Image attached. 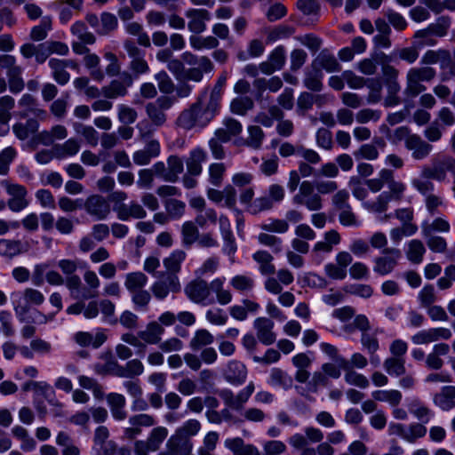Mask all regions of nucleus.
<instances>
[{
	"instance_id": "f257e3e1",
	"label": "nucleus",
	"mask_w": 455,
	"mask_h": 455,
	"mask_svg": "<svg viewBox=\"0 0 455 455\" xmlns=\"http://www.w3.org/2000/svg\"><path fill=\"white\" fill-rule=\"evenodd\" d=\"M365 185L373 193L379 192L385 185L388 188L387 191L379 194L375 200L363 203L366 210L376 213L386 212L390 202L401 201L406 188L402 181L395 180L394 172L387 168L380 170L377 178L365 180Z\"/></svg>"
},
{
	"instance_id": "f03ea898",
	"label": "nucleus",
	"mask_w": 455,
	"mask_h": 455,
	"mask_svg": "<svg viewBox=\"0 0 455 455\" xmlns=\"http://www.w3.org/2000/svg\"><path fill=\"white\" fill-rule=\"evenodd\" d=\"M254 390L255 384L252 381H250L248 385L240 390L237 394H235L231 389L228 388H223L220 390L218 395L228 407L222 409L220 411L221 422H238V419L233 416L230 410L242 411L243 410L244 404L249 401Z\"/></svg>"
},
{
	"instance_id": "7ed1b4c3",
	"label": "nucleus",
	"mask_w": 455,
	"mask_h": 455,
	"mask_svg": "<svg viewBox=\"0 0 455 455\" xmlns=\"http://www.w3.org/2000/svg\"><path fill=\"white\" fill-rule=\"evenodd\" d=\"M212 120L202 107V99L191 105L188 109L183 110L177 119V124L184 130H191L196 127L204 128Z\"/></svg>"
},
{
	"instance_id": "20e7f679",
	"label": "nucleus",
	"mask_w": 455,
	"mask_h": 455,
	"mask_svg": "<svg viewBox=\"0 0 455 455\" xmlns=\"http://www.w3.org/2000/svg\"><path fill=\"white\" fill-rule=\"evenodd\" d=\"M13 310L18 316L26 315L32 305L40 306L44 302V294L33 288H26L23 291L11 294Z\"/></svg>"
},
{
	"instance_id": "39448f33",
	"label": "nucleus",
	"mask_w": 455,
	"mask_h": 455,
	"mask_svg": "<svg viewBox=\"0 0 455 455\" xmlns=\"http://www.w3.org/2000/svg\"><path fill=\"white\" fill-rule=\"evenodd\" d=\"M315 186L311 181L304 180L300 183L299 191L292 197V203L296 205H303L308 211L317 212L323 208L321 196L315 192Z\"/></svg>"
},
{
	"instance_id": "423d86ee",
	"label": "nucleus",
	"mask_w": 455,
	"mask_h": 455,
	"mask_svg": "<svg viewBox=\"0 0 455 455\" xmlns=\"http://www.w3.org/2000/svg\"><path fill=\"white\" fill-rule=\"evenodd\" d=\"M186 296L194 303L207 306L214 302L212 296L211 283L196 278L188 283L184 288Z\"/></svg>"
},
{
	"instance_id": "0eeeda50",
	"label": "nucleus",
	"mask_w": 455,
	"mask_h": 455,
	"mask_svg": "<svg viewBox=\"0 0 455 455\" xmlns=\"http://www.w3.org/2000/svg\"><path fill=\"white\" fill-rule=\"evenodd\" d=\"M168 434L169 431L165 427H154L145 441L139 440L134 443V454L148 455L150 451H158Z\"/></svg>"
},
{
	"instance_id": "6e6552de",
	"label": "nucleus",
	"mask_w": 455,
	"mask_h": 455,
	"mask_svg": "<svg viewBox=\"0 0 455 455\" xmlns=\"http://www.w3.org/2000/svg\"><path fill=\"white\" fill-rule=\"evenodd\" d=\"M156 424L154 416L147 413H139L132 415L128 419L127 426L124 427L123 438L125 440H133L142 433V427H149Z\"/></svg>"
},
{
	"instance_id": "1a4fd4ad",
	"label": "nucleus",
	"mask_w": 455,
	"mask_h": 455,
	"mask_svg": "<svg viewBox=\"0 0 455 455\" xmlns=\"http://www.w3.org/2000/svg\"><path fill=\"white\" fill-rule=\"evenodd\" d=\"M381 253V256L376 257L373 260V271L378 275H387L395 268L402 253L396 248H385Z\"/></svg>"
},
{
	"instance_id": "9d476101",
	"label": "nucleus",
	"mask_w": 455,
	"mask_h": 455,
	"mask_svg": "<svg viewBox=\"0 0 455 455\" xmlns=\"http://www.w3.org/2000/svg\"><path fill=\"white\" fill-rule=\"evenodd\" d=\"M2 184L10 196L7 206L11 211L18 212L28 205V200L27 199L28 191L24 186L11 183L7 180L3 181Z\"/></svg>"
},
{
	"instance_id": "9b49d317",
	"label": "nucleus",
	"mask_w": 455,
	"mask_h": 455,
	"mask_svg": "<svg viewBox=\"0 0 455 455\" xmlns=\"http://www.w3.org/2000/svg\"><path fill=\"white\" fill-rule=\"evenodd\" d=\"M132 76L128 72H123L119 79H114L109 84L102 87V95L106 99L124 97L127 94L128 88L132 85Z\"/></svg>"
},
{
	"instance_id": "f8f14e48",
	"label": "nucleus",
	"mask_w": 455,
	"mask_h": 455,
	"mask_svg": "<svg viewBox=\"0 0 455 455\" xmlns=\"http://www.w3.org/2000/svg\"><path fill=\"white\" fill-rule=\"evenodd\" d=\"M188 19V28L195 34L199 35L206 30V23L212 18L211 12L204 8H189L185 12Z\"/></svg>"
},
{
	"instance_id": "ddd939ff",
	"label": "nucleus",
	"mask_w": 455,
	"mask_h": 455,
	"mask_svg": "<svg viewBox=\"0 0 455 455\" xmlns=\"http://www.w3.org/2000/svg\"><path fill=\"white\" fill-rule=\"evenodd\" d=\"M83 208L97 220L107 219L111 212L108 202L100 195L90 196L84 201Z\"/></svg>"
},
{
	"instance_id": "4468645a",
	"label": "nucleus",
	"mask_w": 455,
	"mask_h": 455,
	"mask_svg": "<svg viewBox=\"0 0 455 455\" xmlns=\"http://www.w3.org/2000/svg\"><path fill=\"white\" fill-rule=\"evenodd\" d=\"M181 285L177 275H167L164 279L155 282L151 291L157 299H165L169 292H179Z\"/></svg>"
},
{
	"instance_id": "2eb2a0df",
	"label": "nucleus",
	"mask_w": 455,
	"mask_h": 455,
	"mask_svg": "<svg viewBox=\"0 0 455 455\" xmlns=\"http://www.w3.org/2000/svg\"><path fill=\"white\" fill-rule=\"evenodd\" d=\"M276 273V277L268 276L264 282L265 289L273 294L281 293L283 285H290L294 281L293 274L287 268H281Z\"/></svg>"
},
{
	"instance_id": "dca6fc26",
	"label": "nucleus",
	"mask_w": 455,
	"mask_h": 455,
	"mask_svg": "<svg viewBox=\"0 0 455 455\" xmlns=\"http://www.w3.org/2000/svg\"><path fill=\"white\" fill-rule=\"evenodd\" d=\"M405 148L411 152L412 158L417 161L427 158L433 149V146L418 134H412L407 140Z\"/></svg>"
},
{
	"instance_id": "f3484780",
	"label": "nucleus",
	"mask_w": 455,
	"mask_h": 455,
	"mask_svg": "<svg viewBox=\"0 0 455 455\" xmlns=\"http://www.w3.org/2000/svg\"><path fill=\"white\" fill-rule=\"evenodd\" d=\"M258 339L264 345L273 344L276 336L273 331L274 322L267 317H258L253 323Z\"/></svg>"
},
{
	"instance_id": "a211bd4d",
	"label": "nucleus",
	"mask_w": 455,
	"mask_h": 455,
	"mask_svg": "<svg viewBox=\"0 0 455 455\" xmlns=\"http://www.w3.org/2000/svg\"><path fill=\"white\" fill-rule=\"evenodd\" d=\"M117 218L120 220H129L130 219L141 220L147 217V212L144 207L136 201H131L129 204H121L114 208Z\"/></svg>"
},
{
	"instance_id": "6ab92c4d",
	"label": "nucleus",
	"mask_w": 455,
	"mask_h": 455,
	"mask_svg": "<svg viewBox=\"0 0 455 455\" xmlns=\"http://www.w3.org/2000/svg\"><path fill=\"white\" fill-rule=\"evenodd\" d=\"M161 147L156 140H150L146 143L144 148L137 150L132 155V159L137 165H147L153 158L160 155Z\"/></svg>"
},
{
	"instance_id": "aec40b11",
	"label": "nucleus",
	"mask_w": 455,
	"mask_h": 455,
	"mask_svg": "<svg viewBox=\"0 0 455 455\" xmlns=\"http://www.w3.org/2000/svg\"><path fill=\"white\" fill-rule=\"evenodd\" d=\"M247 368L239 361H230L225 371V379L235 386L242 385L247 379Z\"/></svg>"
},
{
	"instance_id": "412c9836",
	"label": "nucleus",
	"mask_w": 455,
	"mask_h": 455,
	"mask_svg": "<svg viewBox=\"0 0 455 455\" xmlns=\"http://www.w3.org/2000/svg\"><path fill=\"white\" fill-rule=\"evenodd\" d=\"M222 124L223 127L217 129L214 135L223 142H228L233 137L240 135L243 132L242 124L233 117L224 118Z\"/></svg>"
},
{
	"instance_id": "4be33fe9",
	"label": "nucleus",
	"mask_w": 455,
	"mask_h": 455,
	"mask_svg": "<svg viewBox=\"0 0 455 455\" xmlns=\"http://www.w3.org/2000/svg\"><path fill=\"white\" fill-rule=\"evenodd\" d=\"M292 364L297 368L294 379L297 382L304 384L309 379L310 372L307 369L312 364V359L305 353H299L291 359Z\"/></svg>"
},
{
	"instance_id": "5701e85b",
	"label": "nucleus",
	"mask_w": 455,
	"mask_h": 455,
	"mask_svg": "<svg viewBox=\"0 0 455 455\" xmlns=\"http://www.w3.org/2000/svg\"><path fill=\"white\" fill-rule=\"evenodd\" d=\"M307 384L306 388L298 386L295 387L298 394L302 396H307V393L315 394L318 392L320 387H328L330 384V379L326 377L324 372L316 371L313 373L311 379L307 380Z\"/></svg>"
},
{
	"instance_id": "b1692460",
	"label": "nucleus",
	"mask_w": 455,
	"mask_h": 455,
	"mask_svg": "<svg viewBox=\"0 0 455 455\" xmlns=\"http://www.w3.org/2000/svg\"><path fill=\"white\" fill-rule=\"evenodd\" d=\"M164 333V326L156 321H152L147 324L145 330L139 331L138 335L145 343L156 345L160 343Z\"/></svg>"
},
{
	"instance_id": "393cba45",
	"label": "nucleus",
	"mask_w": 455,
	"mask_h": 455,
	"mask_svg": "<svg viewBox=\"0 0 455 455\" xmlns=\"http://www.w3.org/2000/svg\"><path fill=\"white\" fill-rule=\"evenodd\" d=\"M74 339L81 347L92 346L98 348L107 340V335L103 331H98L95 335L87 331H78L74 335Z\"/></svg>"
},
{
	"instance_id": "a878e982",
	"label": "nucleus",
	"mask_w": 455,
	"mask_h": 455,
	"mask_svg": "<svg viewBox=\"0 0 455 455\" xmlns=\"http://www.w3.org/2000/svg\"><path fill=\"white\" fill-rule=\"evenodd\" d=\"M28 251L27 246L20 240L0 239V256L12 259Z\"/></svg>"
},
{
	"instance_id": "bb28decb",
	"label": "nucleus",
	"mask_w": 455,
	"mask_h": 455,
	"mask_svg": "<svg viewBox=\"0 0 455 455\" xmlns=\"http://www.w3.org/2000/svg\"><path fill=\"white\" fill-rule=\"evenodd\" d=\"M225 446L234 455H260L259 451L253 444H246L241 437L230 438L225 441Z\"/></svg>"
},
{
	"instance_id": "cd10ccee",
	"label": "nucleus",
	"mask_w": 455,
	"mask_h": 455,
	"mask_svg": "<svg viewBox=\"0 0 455 455\" xmlns=\"http://www.w3.org/2000/svg\"><path fill=\"white\" fill-rule=\"evenodd\" d=\"M312 67L318 69H325L327 72H336L340 70V65L336 57L328 50H323L313 61Z\"/></svg>"
},
{
	"instance_id": "c85d7f7f",
	"label": "nucleus",
	"mask_w": 455,
	"mask_h": 455,
	"mask_svg": "<svg viewBox=\"0 0 455 455\" xmlns=\"http://www.w3.org/2000/svg\"><path fill=\"white\" fill-rule=\"evenodd\" d=\"M207 158L206 152L196 148L189 153V156L186 161L187 171L190 175L198 176L202 172V163Z\"/></svg>"
},
{
	"instance_id": "c756f323",
	"label": "nucleus",
	"mask_w": 455,
	"mask_h": 455,
	"mask_svg": "<svg viewBox=\"0 0 455 455\" xmlns=\"http://www.w3.org/2000/svg\"><path fill=\"white\" fill-rule=\"evenodd\" d=\"M252 259L259 264V271L263 275H273L275 267L273 264L274 257L267 251H258L252 255Z\"/></svg>"
},
{
	"instance_id": "7c9ffc66",
	"label": "nucleus",
	"mask_w": 455,
	"mask_h": 455,
	"mask_svg": "<svg viewBox=\"0 0 455 455\" xmlns=\"http://www.w3.org/2000/svg\"><path fill=\"white\" fill-rule=\"evenodd\" d=\"M81 145L76 139H68L62 144H55L53 152L56 159H64L76 156L80 150Z\"/></svg>"
},
{
	"instance_id": "2f4dec72",
	"label": "nucleus",
	"mask_w": 455,
	"mask_h": 455,
	"mask_svg": "<svg viewBox=\"0 0 455 455\" xmlns=\"http://www.w3.org/2000/svg\"><path fill=\"white\" fill-rule=\"evenodd\" d=\"M201 429V423L195 419H188L185 421L179 428L176 430L175 439L180 440V442L184 443L187 441H190L192 436L196 435Z\"/></svg>"
},
{
	"instance_id": "473e14b6",
	"label": "nucleus",
	"mask_w": 455,
	"mask_h": 455,
	"mask_svg": "<svg viewBox=\"0 0 455 455\" xmlns=\"http://www.w3.org/2000/svg\"><path fill=\"white\" fill-rule=\"evenodd\" d=\"M186 257L187 254L184 251L175 250L168 257L164 259L163 263L166 271L169 273L168 275H177L181 270V264Z\"/></svg>"
},
{
	"instance_id": "72a5a7b5",
	"label": "nucleus",
	"mask_w": 455,
	"mask_h": 455,
	"mask_svg": "<svg viewBox=\"0 0 455 455\" xmlns=\"http://www.w3.org/2000/svg\"><path fill=\"white\" fill-rule=\"evenodd\" d=\"M455 387L446 386L443 387L439 394H436L434 398L435 403L442 410L448 411L455 405Z\"/></svg>"
},
{
	"instance_id": "f704fd0d",
	"label": "nucleus",
	"mask_w": 455,
	"mask_h": 455,
	"mask_svg": "<svg viewBox=\"0 0 455 455\" xmlns=\"http://www.w3.org/2000/svg\"><path fill=\"white\" fill-rule=\"evenodd\" d=\"M248 137L243 140L242 145L252 149H259L265 139V133L259 125H249Z\"/></svg>"
},
{
	"instance_id": "c9c22d12",
	"label": "nucleus",
	"mask_w": 455,
	"mask_h": 455,
	"mask_svg": "<svg viewBox=\"0 0 455 455\" xmlns=\"http://www.w3.org/2000/svg\"><path fill=\"white\" fill-rule=\"evenodd\" d=\"M254 108V101L249 96H239L233 99L230 102V111L231 113L244 116L247 113L252 110Z\"/></svg>"
},
{
	"instance_id": "e433bc0d",
	"label": "nucleus",
	"mask_w": 455,
	"mask_h": 455,
	"mask_svg": "<svg viewBox=\"0 0 455 455\" xmlns=\"http://www.w3.org/2000/svg\"><path fill=\"white\" fill-rule=\"evenodd\" d=\"M383 367L390 376L400 377L406 373L404 357H387L383 363Z\"/></svg>"
},
{
	"instance_id": "4c0bfd02",
	"label": "nucleus",
	"mask_w": 455,
	"mask_h": 455,
	"mask_svg": "<svg viewBox=\"0 0 455 455\" xmlns=\"http://www.w3.org/2000/svg\"><path fill=\"white\" fill-rule=\"evenodd\" d=\"M48 65L52 69V77L57 84L64 85L68 83L70 75L67 71V68L63 65L61 60L52 58L49 60Z\"/></svg>"
},
{
	"instance_id": "58836bf2",
	"label": "nucleus",
	"mask_w": 455,
	"mask_h": 455,
	"mask_svg": "<svg viewBox=\"0 0 455 455\" xmlns=\"http://www.w3.org/2000/svg\"><path fill=\"white\" fill-rule=\"evenodd\" d=\"M148 276L142 272H132L125 275L124 286L132 293L143 289L148 283Z\"/></svg>"
},
{
	"instance_id": "ea45409f",
	"label": "nucleus",
	"mask_w": 455,
	"mask_h": 455,
	"mask_svg": "<svg viewBox=\"0 0 455 455\" xmlns=\"http://www.w3.org/2000/svg\"><path fill=\"white\" fill-rule=\"evenodd\" d=\"M214 342L213 335L205 329L197 330L189 341V347L194 351H198L204 347L212 345Z\"/></svg>"
},
{
	"instance_id": "a19ab883",
	"label": "nucleus",
	"mask_w": 455,
	"mask_h": 455,
	"mask_svg": "<svg viewBox=\"0 0 455 455\" xmlns=\"http://www.w3.org/2000/svg\"><path fill=\"white\" fill-rule=\"evenodd\" d=\"M182 244L189 248L193 243L197 242L199 238V230L196 223L186 221L181 228Z\"/></svg>"
},
{
	"instance_id": "79ce46f5",
	"label": "nucleus",
	"mask_w": 455,
	"mask_h": 455,
	"mask_svg": "<svg viewBox=\"0 0 455 455\" xmlns=\"http://www.w3.org/2000/svg\"><path fill=\"white\" fill-rule=\"evenodd\" d=\"M321 98L320 95H314L307 92H301L297 100V113L304 116Z\"/></svg>"
},
{
	"instance_id": "37998d69",
	"label": "nucleus",
	"mask_w": 455,
	"mask_h": 455,
	"mask_svg": "<svg viewBox=\"0 0 455 455\" xmlns=\"http://www.w3.org/2000/svg\"><path fill=\"white\" fill-rule=\"evenodd\" d=\"M426 248L420 240L413 239L408 243L406 251L407 259L415 264H419L423 260Z\"/></svg>"
},
{
	"instance_id": "c03bdc74",
	"label": "nucleus",
	"mask_w": 455,
	"mask_h": 455,
	"mask_svg": "<svg viewBox=\"0 0 455 455\" xmlns=\"http://www.w3.org/2000/svg\"><path fill=\"white\" fill-rule=\"evenodd\" d=\"M56 443L63 447L62 455H80L79 448L74 444L71 436L67 432H59Z\"/></svg>"
},
{
	"instance_id": "a18cd8bd",
	"label": "nucleus",
	"mask_w": 455,
	"mask_h": 455,
	"mask_svg": "<svg viewBox=\"0 0 455 455\" xmlns=\"http://www.w3.org/2000/svg\"><path fill=\"white\" fill-rule=\"evenodd\" d=\"M455 165V160L451 157H446L440 162H435L431 165L435 180L443 181L446 179V172L451 171Z\"/></svg>"
},
{
	"instance_id": "49530a36",
	"label": "nucleus",
	"mask_w": 455,
	"mask_h": 455,
	"mask_svg": "<svg viewBox=\"0 0 455 455\" xmlns=\"http://www.w3.org/2000/svg\"><path fill=\"white\" fill-rule=\"evenodd\" d=\"M313 69L307 72L304 78V85L313 92H320L323 88V72L322 70L312 67Z\"/></svg>"
},
{
	"instance_id": "de8ad7c7",
	"label": "nucleus",
	"mask_w": 455,
	"mask_h": 455,
	"mask_svg": "<svg viewBox=\"0 0 455 455\" xmlns=\"http://www.w3.org/2000/svg\"><path fill=\"white\" fill-rule=\"evenodd\" d=\"M118 27V20L116 16L111 12H104L100 14V28L98 35L107 36L115 31Z\"/></svg>"
},
{
	"instance_id": "09e8293b",
	"label": "nucleus",
	"mask_w": 455,
	"mask_h": 455,
	"mask_svg": "<svg viewBox=\"0 0 455 455\" xmlns=\"http://www.w3.org/2000/svg\"><path fill=\"white\" fill-rule=\"evenodd\" d=\"M372 397L379 402L388 403L391 406H397L403 398L402 393L398 390H376Z\"/></svg>"
},
{
	"instance_id": "8fccbe9b",
	"label": "nucleus",
	"mask_w": 455,
	"mask_h": 455,
	"mask_svg": "<svg viewBox=\"0 0 455 455\" xmlns=\"http://www.w3.org/2000/svg\"><path fill=\"white\" fill-rule=\"evenodd\" d=\"M268 383L272 386H278L288 389L292 386V379L282 369L273 368L270 372Z\"/></svg>"
},
{
	"instance_id": "3c124183",
	"label": "nucleus",
	"mask_w": 455,
	"mask_h": 455,
	"mask_svg": "<svg viewBox=\"0 0 455 455\" xmlns=\"http://www.w3.org/2000/svg\"><path fill=\"white\" fill-rule=\"evenodd\" d=\"M385 85L387 90V95L384 99L383 105L386 108H391L399 105L401 103V98L399 97L401 85L399 82L386 83Z\"/></svg>"
},
{
	"instance_id": "603ef678",
	"label": "nucleus",
	"mask_w": 455,
	"mask_h": 455,
	"mask_svg": "<svg viewBox=\"0 0 455 455\" xmlns=\"http://www.w3.org/2000/svg\"><path fill=\"white\" fill-rule=\"evenodd\" d=\"M52 29V18L45 16L40 24L31 28L29 36L33 41H43L47 37L48 32Z\"/></svg>"
},
{
	"instance_id": "864d4df0",
	"label": "nucleus",
	"mask_w": 455,
	"mask_h": 455,
	"mask_svg": "<svg viewBox=\"0 0 455 455\" xmlns=\"http://www.w3.org/2000/svg\"><path fill=\"white\" fill-rule=\"evenodd\" d=\"M143 372V363L139 359H132L128 361L124 365H122L120 378L133 379L140 376Z\"/></svg>"
},
{
	"instance_id": "5fc2aeb1",
	"label": "nucleus",
	"mask_w": 455,
	"mask_h": 455,
	"mask_svg": "<svg viewBox=\"0 0 455 455\" xmlns=\"http://www.w3.org/2000/svg\"><path fill=\"white\" fill-rule=\"evenodd\" d=\"M189 44L193 49L200 51L203 49H215L219 45V41L212 36L202 37L193 35L189 37Z\"/></svg>"
},
{
	"instance_id": "6e6d98bb",
	"label": "nucleus",
	"mask_w": 455,
	"mask_h": 455,
	"mask_svg": "<svg viewBox=\"0 0 455 455\" xmlns=\"http://www.w3.org/2000/svg\"><path fill=\"white\" fill-rule=\"evenodd\" d=\"M212 291L215 292L217 300L220 305H227L232 300V294L228 290L224 289V281L221 278H215L211 282Z\"/></svg>"
},
{
	"instance_id": "4d7b16f0",
	"label": "nucleus",
	"mask_w": 455,
	"mask_h": 455,
	"mask_svg": "<svg viewBox=\"0 0 455 455\" xmlns=\"http://www.w3.org/2000/svg\"><path fill=\"white\" fill-rule=\"evenodd\" d=\"M15 106L14 99L10 95L0 97V126H6L12 118L11 110Z\"/></svg>"
},
{
	"instance_id": "13d9d810",
	"label": "nucleus",
	"mask_w": 455,
	"mask_h": 455,
	"mask_svg": "<svg viewBox=\"0 0 455 455\" xmlns=\"http://www.w3.org/2000/svg\"><path fill=\"white\" fill-rule=\"evenodd\" d=\"M406 75L422 84V82L433 80L435 76V70L431 67L411 68Z\"/></svg>"
},
{
	"instance_id": "bf43d9fd",
	"label": "nucleus",
	"mask_w": 455,
	"mask_h": 455,
	"mask_svg": "<svg viewBox=\"0 0 455 455\" xmlns=\"http://www.w3.org/2000/svg\"><path fill=\"white\" fill-rule=\"evenodd\" d=\"M74 129L77 134H80L84 138L89 145L92 147H96L98 145L99 133L92 126L76 123L74 124Z\"/></svg>"
},
{
	"instance_id": "052dcab7",
	"label": "nucleus",
	"mask_w": 455,
	"mask_h": 455,
	"mask_svg": "<svg viewBox=\"0 0 455 455\" xmlns=\"http://www.w3.org/2000/svg\"><path fill=\"white\" fill-rule=\"evenodd\" d=\"M167 169L170 182H176L184 170L182 159L175 155L170 156L167 158Z\"/></svg>"
},
{
	"instance_id": "680f3d73",
	"label": "nucleus",
	"mask_w": 455,
	"mask_h": 455,
	"mask_svg": "<svg viewBox=\"0 0 455 455\" xmlns=\"http://www.w3.org/2000/svg\"><path fill=\"white\" fill-rule=\"evenodd\" d=\"M132 301L136 310L147 311L151 301V294L148 291L140 289L131 293Z\"/></svg>"
},
{
	"instance_id": "e2e57ef3",
	"label": "nucleus",
	"mask_w": 455,
	"mask_h": 455,
	"mask_svg": "<svg viewBox=\"0 0 455 455\" xmlns=\"http://www.w3.org/2000/svg\"><path fill=\"white\" fill-rule=\"evenodd\" d=\"M84 280L89 287V291L82 296L83 299H92L98 295L97 290L100 285V281L97 274L92 270H86L84 274Z\"/></svg>"
},
{
	"instance_id": "0e129e2a",
	"label": "nucleus",
	"mask_w": 455,
	"mask_h": 455,
	"mask_svg": "<svg viewBox=\"0 0 455 455\" xmlns=\"http://www.w3.org/2000/svg\"><path fill=\"white\" fill-rule=\"evenodd\" d=\"M23 68H18L16 70L7 74L9 90L12 93L20 92L25 87V82L22 78Z\"/></svg>"
},
{
	"instance_id": "69168bd1",
	"label": "nucleus",
	"mask_w": 455,
	"mask_h": 455,
	"mask_svg": "<svg viewBox=\"0 0 455 455\" xmlns=\"http://www.w3.org/2000/svg\"><path fill=\"white\" fill-rule=\"evenodd\" d=\"M451 18L449 16H440L435 23L428 25V31L435 36H444L447 35L451 26Z\"/></svg>"
},
{
	"instance_id": "338daca9",
	"label": "nucleus",
	"mask_w": 455,
	"mask_h": 455,
	"mask_svg": "<svg viewBox=\"0 0 455 455\" xmlns=\"http://www.w3.org/2000/svg\"><path fill=\"white\" fill-rule=\"evenodd\" d=\"M230 285L240 292H248L253 289L254 280L245 275H237L231 278Z\"/></svg>"
},
{
	"instance_id": "774afa93",
	"label": "nucleus",
	"mask_w": 455,
	"mask_h": 455,
	"mask_svg": "<svg viewBox=\"0 0 455 455\" xmlns=\"http://www.w3.org/2000/svg\"><path fill=\"white\" fill-rule=\"evenodd\" d=\"M362 347L368 354H375L379 349V342L375 332H365L361 334Z\"/></svg>"
}]
</instances>
